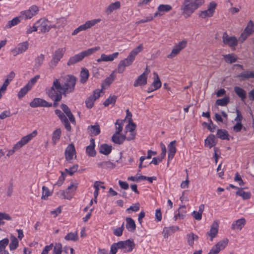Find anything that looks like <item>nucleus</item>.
<instances>
[{
  "label": "nucleus",
  "mask_w": 254,
  "mask_h": 254,
  "mask_svg": "<svg viewBox=\"0 0 254 254\" xmlns=\"http://www.w3.org/2000/svg\"><path fill=\"white\" fill-rule=\"evenodd\" d=\"M154 74L156 76V79H154V82L152 84L151 86L148 87L147 91L148 93L153 92L161 86V82L159 79V78L156 72L154 73Z\"/></svg>",
  "instance_id": "19"
},
{
  "label": "nucleus",
  "mask_w": 254,
  "mask_h": 254,
  "mask_svg": "<svg viewBox=\"0 0 254 254\" xmlns=\"http://www.w3.org/2000/svg\"><path fill=\"white\" fill-rule=\"evenodd\" d=\"M55 113L59 118L62 122L67 119L65 115L60 110L56 109L55 111Z\"/></svg>",
  "instance_id": "57"
},
{
  "label": "nucleus",
  "mask_w": 254,
  "mask_h": 254,
  "mask_svg": "<svg viewBox=\"0 0 254 254\" xmlns=\"http://www.w3.org/2000/svg\"><path fill=\"white\" fill-rule=\"evenodd\" d=\"M126 220V228L130 232H133L135 230L136 225L134 221L130 217H127Z\"/></svg>",
  "instance_id": "29"
},
{
  "label": "nucleus",
  "mask_w": 254,
  "mask_h": 254,
  "mask_svg": "<svg viewBox=\"0 0 254 254\" xmlns=\"http://www.w3.org/2000/svg\"><path fill=\"white\" fill-rule=\"evenodd\" d=\"M183 209H186V206L185 205L181 206L179 207V210H178V211H179L178 213L175 216V220H176L177 217H179L181 219L184 218L185 215H186V210L181 211V210Z\"/></svg>",
  "instance_id": "49"
},
{
  "label": "nucleus",
  "mask_w": 254,
  "mask_h": 254,
  "mask_svg": "<svg viewBox=\"0 0 254 254\" xmlns=\"http://www.w3.org/2000/svg\"><path fill=\"white\" fill-rule=\"evenodd\" d=\"M30 89L31 88L26 84V85L24 87L22 88L18 93V97L19 99L23 97Z\"/></svg>",
  "instance_id": "46"
},
{
  "label": "nucleus",
  "mask_w": 254,
  "mask_h": 254,
  "mask_svg": "<svg viewBox=\"0 0 254 254\" xmlns=\"http://www.w3.org/2000/svg\"><path fill=\"white\" fill-rule=\"evenodd\" d=\"M219 223L218 221H214L210 227V230L206 233V236L210 237V241H212L218 233Z\"/></svg>",
  "instance_id": "11"
},
{
  "label": "nucleus",
  "mask_w": 254,
  "mask_h": 254,
  "mask_svg": "<svg viewBox=\"0 0 254 254\" xmlns=\"http://www.w3.org/2000/svg\"><path fill=\"white\" fill-rule=\"evenodd\" d=\"M78 168V165L75 164L69 169H65V171L69 175L72 176L75 172H76Z\"/></svg>",
  "instance_id": "54"
},
{
  "label": "nucleus",
  "mask_w": 254,
  "mask_h": 254,
  "mask_svg": "<svg viewBox=\"0 0 254 254\" xmlns=\"http://www.w3.org/2000/svg\"><path fill=\"white\" fill-rule=\"evenodd\" d=\"M95 99L92 96H89L85 101V104L87 108L89 109L92 108L94 106V103Z\"/></svg>",
  "instance_id": "51"
},
{
  "label": "nucleus",
  "mask_w": 254,
  "mask_h": 254,
  "mask_svg": "<svg viewBox=\"0 0 254 254\" xmlns=\"http://www.w3.org/2000/svg\"><path fill=\"white\" fill-rule=\"evenodd\" d=\"M228 240L227 239H224L217 243L213 247L220 252L221 250H223L225 248V247L228 244Z\"/></svg>",
  "instance_id": "42"
},
{
  "label": "nucleus",
  "mask_w": 254,
  "mask_h": 254,
  "mask_svg": "<svg viewBox=\"0 0 254 254\" xmlns=\"http://www.w3.org/2000/svg\"><path fill=\"white\" fill-rule=\"evenodd\" d=\"M140 204L139 203H136L131 206H130L129 208L127 209L126 211L128 213H130V211L136 212L139 210Z\"/></svg>",
  "instance_id": "60"
},
{
  "label": "nucleus",
  "mask_w": 254,
  "mask_h": 254,
  "mask_svg": "<svg viewBox=\"0 0 254 254\" xmlns=\"http://www.w3.org/2000/svg\"><path fill=\"white\" fill-rule=\"evenodd\" d=\"M38 11V7L35 5H33L30 6L28 9L21 11L19 17L24 20L30 19L33 16L36 15Z\"/></svg>",
  "instance_id": "5"
},
{
  "label": "nucleus",
  "mask_w": 254,
  "mask_h": 254,
  "mask_svg": "<svg viewBox=\"0 0 254 254\" xmlns=\"http://www.w3.org/2000/svg\"><path fill=\"white\" fill-rule=\"evenodd\" d=\"M76 81V77L72 75H68L65 76L63 84L61 83L59 79L55 78L52 86L46 88V94L49 98L56 97L57 99L62 98V95L66 97L68 94L74 91Z\"/></svg>",
  "instance_id": "1"
},
{
  "label": "nucleus",
  "mask_w": 254,
  "mask_h": 254,
  "mask_svg": "<svg viewBox=\"0 0 254 254\" xmlns=\"http://www.w3.org/2000/svg\"><path fill=\"white\" fill-rule=\"evenodd\" d=\"M66 51L65 48H59L56 50L54 53L52 58L58 60L60 61L61 59L63 57L65 52Z\"/></svg>",
  "instance_id": "25"
},
{
  "label": "nucleus",
  "mask_w": 254,
  "mask_h": 254,
  "mask_svg": "<svg viewBox=\"0 0 254 254\" xmlns=\"http://www.w3.org/2000/svg\"><path fill=\"white\" fill-rule=\"evenodd\" d=\"M226 61L229 63H233L236 61L237 58L232 54L226 55L224 56Z\"/></svg>",
  "instance_id": "58"
},
{
  "label": "nucleus",
  "mask_w": 254,
  "mask_h": 254,
  "mask_svg": "<svg viewBox=\"0 0 254 254\" xmlns=\"http://www.w3.org/2000/svg\"><path fill=\"white\" fill-rule=\"evenodd\" d=\"M61 135V130L60 128H58L55 130L52 136V142L54 144H56L57 142L60 139Z\"/></svg>",
  "instance_id": "40"
},
{
  "label": "nucleus",
  "mask_w": 254,
  "mask_h": 254,
  "mask_svg": "<svg viewBox=\"0 0 254 254\" xmlns=\"http://www.w3.org/2000/svg\"><path fill=\"white\" fill-rule=\"evenodd\" d=\"M32 108L37 107H51L52 106V103H49L45 100L40 98H34L29 104Z\"/></svg>",
  "instance_id": "8"
},
{
  "label": "nucleus",
  "mask_w": 254,
  "mask_h": 254,
  "mask_svg": "<svg viewBox=\"0 0 254 254\" xmlns=\"http://www.w3.org/2000/svg\"><path fill=\"white\" fill-rule=\"evenodd\" d=\"M187 44V41L186 40H183L180 42L178 44L175 45V47H177L180 51H181L183 49H184Z\"/></svg>",
  "instance_id": "64"
},
{
  "label": "nucleus",
  "mask_w": 254,
  "mask_h": 254,
  "mask_svg": "<svg viewBox=\"0 0 254 254\" xmlns=\"http://www.w3.org/2000/svg\"><path fill=\"white\" fill-rule=\"evenodd\" d=\"M65 158L68 162H71L74 156L76 158V150L73 144H70L67 146L65 150Z\"/></svg>",
  "instance_id": "10"
},
{
  "label": "nucleus",
  "mask_w": 254,
  "mask_h": 254,
  "mask_svg": "<svg viewBox=\"0 0 254 254\" xmlns=\"http://www.w3.org/2000/svg\"><path fill=\"white\" fill-rule=\"evenodd\" d=\"M236 194L242 196L244 199H249L251 196V194L250 192L244 191L242 188H238V190L236 192Z\"/></svg>",
  "instance_id": "39"
},
{
  "label": "nucleus",
  "mask_w": 254,
  "mask_h": 254,
  "mask_svg": "<svg viewBox=\"0 0 254 254\" xmlns=\"http://www.w3.org/2000/svg\"><path fill=\"white\" fill-rule=\"evenodd\" d=\"M121 7V2L119 1H116L110 4L106 8L105 12L109 15L114 10L120 9Z\"/></svg>",
  "instance_id": "20"
},
{
  "label": "nucleus",
  "mask_w": 254,
  "mask_h": 254,
  "mask_svg": "<svg viewBox=\"0 0 254 254\" xmlns=\"http://www.w3.org/2000/svg\"><path fill=\"white\" fill-rule=\"evenodd\" d=\"M124 229V223L121 227L116 228L114 231V234L116 236H121Z\"/></svg>",
  "instance_id": "63"
},
{
  "label": "nucleus",
  "mask_w": 254,
  "mask_h": 254,
  "mask_svg": "<svg viewBox=\"0 0 254 254\" xmlns=\"http://www.w3.org/2000/svg\"><path fill=\"white\" fill-rule=\"evenodd\" d=\"M186 239L188 245L190 247H192L194 244V241H197L198 239V237L193 233L191 232L187 235Z\"/></svg>",
  "instance_id": "27"
},
{
  "label": "nucleus",
  "mask_w": 254,
  "mask_h": 254,
  "mask_svg": "<svg viewBox=\"0 0 254 254\" xmlns=\"http://www.w3.org/2000/svg\"><path fill=\"white\" fill-rule=\"evenodd\" d=\"M9 243V240L7 238H4L0 241V251L4 252L5 247Z\"/></svg>",
  "instance_id": "56"
},
{
  "label": "nucleus",
  "mask_w": 254,
  "mask_h": 254,
  "mask_svg": "<svg viewBox=\"0 0 254 254\" xmlns=\"http://www.w3.org/2000/svg\"><path fill=\"white\" fill-rule=\"evenodd\" d=\"M234 92L237 96L241 98L242 100L246 99L247 97V94L246 91L243 88L238 86H236L234 87Z\"/></svg>",
  "instance_id": "32"
},
{
  "label": "nucleus",
  "mask_w": 254,
  "mask_h": 254,
  "mask_svg": "<svg viewBox=\"0 0 254 254\" xmlns=\"http://www.w3.org/2000/svg\"><path fill=\"white\" fill-rule=\"evenodd\" d=\"M100 49V47L97 46L82 51L77 54L71 57L67 63V65L70 66L80 62L82 61L85 57L91 55L96 51L99 50Z\"/></svg>",
  "instance_id": "4"
},
{
  "label": "nucleus",
  "mask_w": 254,
  "mask_h": 254,
  "mask_svg": "<svg viewBox=\"0 0 254 254\" xmlns=\"http://www.w3.org/2000/svg\"><path fill=\"white\" fill-rule=\"evenodd\" d=\"M237 77L241 78V80L254 78V72L252 71H244L238 74Z\"/></svg>",
  "instance_id": "28"
},
{
  "label": "nucleus",
  "mask_w": 254,
  "mask_h": 254,
  "mask_svg": "<svg viewBox=\"0 0 254 254\" xmlns=\"http://www.w3.org/2000/svg\"><path fill=\"white\" fill-rule=\"evenodd\" d=\"M118 244L120 249L125 253L131 252L135 247L133 240L128 239L126 241H119Z\"/></svg>",
  "instance_id": "7"
},
{
  "label": "nucleus",
  "mask_w": 254,
  "mask_h": 254,
  "mask_svg": "<svg viewBox=\"0 0 254 254\" xmlns=\"http://www.w3.org/2000/svg\"><path fill=\"white\" fill-rule=\"evenodd\" d=\"M119 54L118 52H116L109 55H106L104 54H102L101 55L100 58L97 60V62L98 63H100L101 62H112L118 57Z\"/></svg>",
  "instance_id": "17"
},
{
  "label": "nucleus",
  "mask_w": 254,
  "mask_h": 254,
  "mask_svg": "<svg viewBox=\"0 0 254 254\" xmlns=\"http://www.w3.org/2000/svg\"><path fill=\"white\" fill-rule=\"evenodd\" d=\"M172 7L169 4H160L158 7L157 10L161 13L167 12L170 11Z\"/></svg>",
  "instance_id": "41"
},
{
  "label": "nucleus",
  "mask_w": 254,
  "mask_h": 254,
  "mask_svg": "<svg viewBox=\"0 0 254 254\" xmlns=\"http://www.w3.org/2000/svg\"><path fill=\"white\" fill-rule=\"evenodd\" d=\"M181 51L175 46L171 53L167 56V58L169 59H172L173 58L176 56Z\"/></svg>",
  "instance_id": "61"
},
{
  "label": "nucleus",
  "mask_w": 254,
  "mask_h": 254,
  "mask_svg": "<svg viewBox=\"0 0 254 254\" xmlns=\"http://www.w3.org/2000/svg\"><path fill=\"white\" fill-rule=\"evenodd\" d=\"M100 21L101 19L99 18L94 19L91 20H88L84 24L81 25L77 28H78V30H79L80 32L85 31L91 28V27L94 26L97 23L100 22Z\"/></svg>",
  "instance_id": "15"
},
{
  "label": "nucleus",
  "mask_w": 254,
  "mask_h": 254,
  "mask_svg": "<svg viewBox=\"0 0 254 254\" xmlns=\"http://www.w3.org/2000/svg\"><path fill=\"white\" fill-rule=\"evenodd\" d=\"M118 249H120L118 242L113 244L111 246L110 254H116Z\"/></svg>",
  "instance_id": "62"
},
{
  "label": "nucleus",
  "mask_w": 254,
  "mask_h": 254,
  "mask_svg": "<svg viewBox=\"0 0 254 254\" xmlns=\"http://www.w3.org/2000/svg\"><path fill=\"white\" fill-rule=\"evenodd\" d=\"M244 31L249 36L254 32V23L253 21H249Z\"/></svg>",
  "instance_id": "37"
},
{
  "label": "nucleus",
  "mask_w": 254,
  "mask_h": 254,
  "mask_svg": "<svg viewBox=\"0 0 254 254\" xmlns=\"http://www.w3.org/2000/svg\"><path fill=\"white\" fill-rule=\"evenodd\" d=\"M76 188L77 185L72 184L65 190L61 191V195L63 196L64 198L70 199L72 197Z\"/></svg>",
  "instance_id": "9"
},
{
  "label": "nucleus",
  "mask_w": 254,
  "mask_h": 254,
  "mask_svg": "<svg viewBox=\"0 0 254 254\" xmlns=\"http://www.w3.org/2000/svg\"><path fill=\"white\" fill-rule=\"evenodd\" d=\"M97 165L98 167L103 169H114L116 167L115 163L109 161L98 162Z\"/></svg>",
  "instance_id": "26"
},
{
  "label": "nucleus",
  "mask_w": 254,
  "mask_h": 254,
  "mask_svg": "<svg viewBox=\"0 0 254 254\" xmlns=\"http://www.w3.org/2000/svg\"><path fill=\"white\" fill-rule=\"evenodd\" d=\"M116 78L114 72L112 73L109 76L106 78L102 85V88L105 89V86H109L115 80Z\"/></svg>",
  "instance_id": "34"
},
{
  "label": "nucleus",
  "mask_w": 254,
  "mask_h": 254,
  "mask_svg": "<svg viewBox=\"0 0 254 254\" xmlns=\"http://www.w3.org/2000/svg\"><path fill=\"white\" fill-rule=\"evenodd\" d=\"M176 143V141L173 140V141H171L168 146V162L173 158V157L176 152L177 149H176V145H175Z\"/></svg>",
  "instance_id": "18"
},
{
  "label": "nucleus",
  "mask_w": 254,
  "mask_h": 254,
  "mask_svg": "<svg viewBox=\"0 0 254 254\" xmlns=\"http://www.w3.org/2000/svg\"><path fill=\"white\" fill-rule=\"evenodd\" d=\"M117 100V96L115 95L110 96L104 102V105L105 107L108 106L110 104H115Z\"/></svg>",
  "instance_id": "48"
},
{
  "label": "nucleus",
  "mask_w": 254,
  "mask_h": 254,
  "mask_svg": "<svg viewBox=\"0 0 254 254\" xmlns=\"http://www.w3.org/2000/svg\"><path fill=\"white\" fill-rule=\"evenodd\" d=\"M230 101V98L228 96H225L222 99H217L216 101V104L218 106H225Z\"/></svg>",
  "instance_id": "44"
},
{
  "label": "nucleus",
  "mask_w": 254,
  "mask_h": 254,
  "mask_svg": "<svg viewBox=\"0 0 254 254\" xmlns=\"http://www.w3.org/2000/svg\"><path fill=\"white\" fill-rule=\"evenodd\" d=\"M42 195L41 196V198L43 199H46L47 197L51 195L49 189L43 186L42 187Z\"/></svg>",
  "instance_id": "52"
},
{
  "label": "nucleus",
  "mask_w": 254,
  "mask_h": 254,
  "mask_svg": "<svg viewBox=\"0 0 254 254\" xmlns=\"http://www.w3.org/2000/svg\"><path fill=\"white\" fill-rule=\"evenodd\" d=\"M229 134L228 131L223 129H218L217 131V137L224 140H229V138L228 137Z\"/></svg>",
  "instance_id": "31"
},
{
  "label": "nucleus",
  "mask_w": 254,
  "mask_h": 254,
  "mask_svg": "<svg viewBox=\"0 0 254 254\" xmlns=\"http://www.w3.org/2000/svg\"><path fill=\"white\" fill-rule=\"evenodd\" d=\"M148 73L146 71L144 72L140 75L137 79L134 82L133 85L134 87H137L141 85H144L147 84Z\"/></svg>",
  "instance_id": "16"
},
{
  "label": "nucleus",
  "mask_w": 254,
  "mask_h": 254,
  "mask_svg": "<svg viewBox=\"0 0 254 254\" xmlns=\"http://www.w3.org/2000/svg\"><path fill=\"white\" fill-rule=\"evenodd\" d=\"M10 243L9 244V249L10 251L15 250L18 246V241L17 239L14 236H10Z\"/></svg>",
  "instance_id": "38"
},
{
  "label": "nucleus",
  "mask_w": 254,
  "mask_h": 254,
  "mask_svg": "<svg viewBox=\"0 0 254 254\" xmlns=\"http://www.w3.org/2000/svg\"><path fill=\"white\" fill-rule=\"evenodd\" d=\"M62 245L61 243H56L54 247L53 254H62Z\"/></svg>",
  "instance_id": "53"
},
{
  "label": "nucleus",
  "mask_w": 254,
  "mask_h": 254,
  "mask_svg": "<svg viewBox=\"0 0 254 254\" xmlns=\"http://www.w3.org/2000/svg\"><path fill=\"white\" fill-rule=\"evenodd\" d=\"M64 239L67 241H76L78 239L77 233H69L65 236Z\"/></svg>",
  "instance_id": "47"
},
{
  "label": "nucleus",
  "mask_w": 254,
  "mask_h": 254,
  "mask_svg": "<svg viewBox=\"0 0 254 254\" xmlns=\"http://www.w3.org/2000/svg\"><path fill=\"white\" fill-rule=\"evenodd\" d=\"M40 78L39 75H36L34 77L32 78L26 84L27 86H29L31 89L32 86L37 82L38 80Z\"/></svg>",
  "instance_id": "55"
},
{
  "label": "nucleus",
  "mask_w": 254,
  "mask_h": 254,
  "mask_svg": "<svg viewBox=\"0 0 254 254\" xmlns=\"http://www.w3.org/2000/svg\"><path fill=\"white\" fill-rule=\"evenodd\" d=\"M45 59V56L41 54L35 60V65L34 68L38 70L42 65Z\"/></svg>",
  "instance_id": "35"
},
{
  "label": "nucleus",
  "mask_w": 254,
  "mask_h": 254,
  "mask_svg": "<svg viewBox=\"0 0 254 254\" xmlns=\"http://www.w3.org/2000/svg\"><path fill=\"white\" fill-rule=\"evenodd\" d=\"M178 226H171L165 227L163 231V236L165 238H167L169 236L179 230Z\"/></svg>",
  "instance_id": "23"
},
{
  "label": "nucleus",
  "mask_w": 254,
  "mask_h": 254,
  "mask_svg": "<svg viewBox=\"0 0 254 254\" xmlns=\"http://www.w3.org/2000/svg\"><path fill=\"white\" fill-rule=\"evenodd\" d=\"M19 18H20L19 17H16L13 18L12 20L8 21L7 24L5 25V28H10L12 26L16 25L20 22Z\"/></svg>",
  "instance_id": "45"
},
{
  "label": "nucleus",
  "mask_w": 254,
  "mask_h": 254,
  "mask_svg": "<svg viewBox=\"0 0 254 254\" xmlns=\"http://www.w3.org/2000/svg\"><path fill=\"white\" fill-rule=\"evenodd\" d=\"M217 143L215 140V136L213 134L209 135L205 139V146L211 148L214 146Z\"/></svg>",
  "instance_id": "22"
},
{
  "label": "nucleus",
  "mask_w": 254,
  "mask_h": 254,
  "mask_svg": "<svg viewBox=\"0 0 254 254\" xmlns=\"http://www.w3.org/2000/svg\"><path fill=\"white\" fill-rule=\"evenodd\" d=\"M36 135L37 131L36 130H34L32 133L23 137L21 139L20 141L22 142V143L24 145L25 144L27 143L30 140H31Z\"/></svg>",
  "instance_id": "36"
},
{
  "label": "nucleus",
  "mask_w": 254,
  "mask_h": 254,
  "mask_svg": "<svg viewBox=\"0 0 254 254\" xmlns=\"http://www.w3.org/2000/svg\"><path fill=\"white\" fill-rule=\"evenodd\" d=\"M204 3V0H184L181 6V10L183 14L190 16L197 9Z\"/></svg>",
  "instance_id": "3"
},
{
  "label": "nucleus",
  "mask_w": 254,
  "mask_h": 254,
  "mask_svg": "<svg viewBox=\"0 0 254 254\" xmlns=\"http://www.w3.org/2000/svg\"><path fill=\"white\" fill-rule=\"evenodd\" d=\"M89 71L86 68H82L80 73V81L81 83H85L89 77Z\"/></svg>",
  "instance_id": "30"
},
{
  "label": "nucleus",
  "mask_w": 254,
  "mask_h": 254,
  "mask_svg": "<svg viewBox=\"0 0 254 254\" xmlns=\"http://www.w3.org/2000/svg\"><path fill=\"white\" fill-rule=\"evenodd\" d=\"M29 46V44L27 42H24L19 44L17 47L11 50V52L14 56L21 54L26 51Z\"/></svg>",
  "instance_id": "13"
},
{
  "label": "nucleus",
  "mask_w": 254,
  "mask_h": 254,
  "mask_svg": "<svg viewBox=\"0 0 254 254\" xmlns=\"http://www.w3.org/2000/svg\"><path fill=\"white\" fill-rule=\"evenodd\" d=\"M38 28H40V31L42 33L48 32L52 28L55 27L52 25L50 21L45 18H41L36 22Z\"/></svg>",
  "instance_id": "6"
},
{
  "label": "nucleus",
  "mask_w": 254,
  "mask_h": 254,
  "mask_svg": "<svg viewBox=\"0 0 254 254\" xmlns=\"http://www.w3.org/2000/svg\"><path fill=\"white\" fill-rule=\"evenodd\" d=\"M223 42L230 47H235L238 44V40L235 36L229 37L226 32H224L222 37Z\"/></svg>",
  "instance_id": "12"
},
{
  "label": "nucleus",
  "mask_w": 254,
  "mask_h": 254,
  "mask_svg": "<svg viewBox=\"0 0 254 254\" xmlns=\"http://www.w3.org/2000/svg\"><path fill=\"white\" fill-rule=\"evenodd\" d=\"M88 130L91 133L94 135H97L100 133V126L98 124L96 123L94 125H91L88 127Z\"/></svg>",
  "instance_id": "33"
},
{
  "label": "nucleus",
  "mask_w": 254,
  "mask_h": 254,
  "mask_svg": "<svg viewBox=\"0 0 254 254\" xmlns=\"http://www.w3.org/2000/svg\"><path fill=\"white\" fill-rule=\"evenodd\" d=\"M129 124L127 125L125 127V130L126 133L127 132H132L135 129L136 125L132 122V120L131 118H129L128 119Z\"/></svg>",
  "instance_id": "43"
},
{
  "label": "nucleus",
  "mask_w": 254,
  "mask_h": 254,
  "mask_svg": "<svg viewBox=\"0 0 254 254\" xmlns=\"http://www.w3.org/2000/svg\"><path fill=\"white\" fill-rule=\"evenodd\" d=\"M246 224V220L244 218H242L233 221L231 225V229L234 231H241Z\"/></svg>",
  "instance_id": "14"
},
{
  "label": "nucleus",
  "mask_w": 254,
  "mask_h": 254,
  "mask_svg": "<svg viewBox=\"0 0 254 254\" xmlns=\"http://www.w3.org/2000/svg\"><path fill=\"white\" fill-rule=\"evenodd\" d=\"M143 47L142 44H140L136 48L133 49L129 54L127 57L120 62L117 71L119 73H123L126 66L131 65L135 60L136 56L143 50Z\"/></svg>",
  "instance_id": "2"
},
{
  "label": "nucleus",
  "mask_w": 254,
  "mask_h": 254,
  "mask_svg": "<svg viewBox=\"0 0 254 254\" xmlns=\"http://www.w3.org/2000/svg\"><path fill=\"white\" fill-rule=\"evenodd\" d=\"M126 139V135L115 133L112 137V141L115 143L122 144Z\"/></svg>",
  "instance_id": "21"
},
{
  "label": "nucleus",
  "mask_w": 254,
  "mask_h": 254,
  "mask_svg": "<svg viewBox=\"0 0 254 254\" xmlns=\"http://www.w3.org/2000/svg\"><path fill=\"white\" fill-rule=\"evenodd\" d=\"M115 125L116 128V131L115 133H117V134H120L123 130V124L122 121L120 122L119 120H117Z\"/></svg>",
  "instance_id": "59"
},
{
  "label": "nucleus",
  "mask_w": 254,
  "mask_h": 254,
  "mask_svg": "<svg viewBox=\"0 0 254 254\" xmlns=\"http://www.w3.org/2000/svg\"><path fill=\"white\" fill-rule=\"evenodd\" d=\"M86 151L88 156L93 157L96 155L95 146L88 145L86 147Z\"/></svg>",
  "instance_id": "50"
},
{
  "label": "nucleus",
  "mask_w": 254,
  "mask_h": 254,
  "mask_svg": "<svg viewBox=\"0 0 254 254\" xmlns=\"http://www.w3.org/2000/svg\"><path fill=\"white\" fill-rule=\"evenodd\" d=\"M99 152L105 155L109 154L112 150V146L107 144L104 143L101 144L99 147Z\"/></svg>",
  "instance_id": "24"
}]
</instances>
